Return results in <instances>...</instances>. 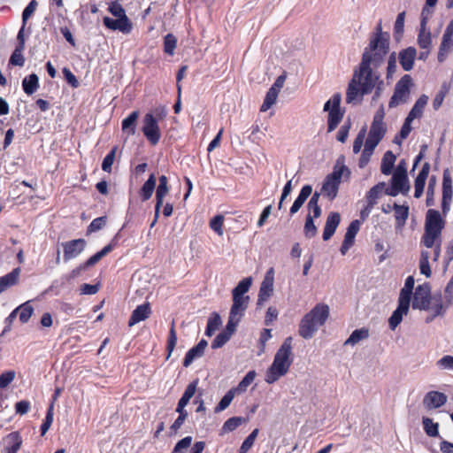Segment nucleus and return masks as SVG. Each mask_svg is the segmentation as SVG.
<instances>
[{
	"instance_id": "16",
	"label": "nucleus",
	"mask_w": 453,
	"mask_h": 453,
	"mask_svg": "<svg viewBox=\"0 0 453 453\" xmlns=\"http://www.w3.org/2000/svg\"><path fill=\"white\" fill-rule=\"evenodd\" d=\"M103 22L107 28L113 31L118 30L123 34H129L132 30V23L127 17L117 18L116 19L104 17Z\"/></svg>"
},
{
	"instance_id": "57",
	"label": "nucleus",
	"mask_w": 453,
	"mask_h": 453,
	"mask_svg": "<svg viewBox=\"0 0 453 453\" xmlns=\"http://www.w3.org/2000/svg\"><path fill=\"white\" fill-rule=\"evenodd\" d=\"M192 437L187 436L177 442L172 453H187L190 448Z\"/></svg>"
},
{
	"instance_id": "22",
	"label": "nucleus",
	"mask_w": 453,
	"mask_h": 453,
	"mask_svg": "<svg viewBox=\"0 0 453 453\" xmlns=\"http://www.w3.org/2000/svg\"><path fill=\"white\" fill-rule=\"evenodd\" d=\"M22 445V438L19 432H12L4 438L5 453H17Z\"/></svg>"
},
{
	"instance_id": "38",
	"label": "nucleus",
	"mask_w": 453,
	"mask_h": 453,
	"mask_svg": "<svg viewBox=\"0 0 453 453\" xmlns=\"http://www.w3.org/2000/svg\"><path fill=\"white\" fill-rule=\"evenodd\" d=\"M418 44L421 49L428 50L432 44L431 33L426 26L420 27Z\"/></svg>"
},
{
	"instance_id": "48",
	"label": "nucleus",
	"mask_w": 453,
	"mask_h": 453,
	"mask_svg": "<svg viewBox=\"0 0 453 453\" xmlns=\"http://www.w3.org/2000/svg\"><path fill=\"white\" fill-rule=\"evenodd\" d=\"M317 226L314 224V219L311 214H307L303 233L305 237L307 238H312L317 234Z\"/></svg>"
},
{
	"instance_id": "27",
	"label": "nucleus",
	"mask_w": 453,
	"mask_h": 453,
	"mask_svg": "<svg viewBox=\"0 0 453 453\" xmlns=\"http://www.w3.org/2000/svg\"><path fill=\"white\" fill-rule=\"evenodd\" d=\"M312 188L311 185H305L302 188L297 198L293 203L290 208V214H296L303 206L306 199L311 195Z\"/></svg>"
},
{
	"instance_id": "50",
	"label": "nucleus",
	"mask_w": 453,
	"mask_h": 453,
	"mask_svg": "<svg viewBox=\"0 0 453 453\" xmlns=\"http://www.w3.org/2000/svg\"><path fill=\"white\" fill-rule=\"evenodd\" d=\"M251 278H245L242 280L238 285L233 289V296H244V294L249 291L251 286Z\"/></svg>"
},
{
	"instance_id": "26",
	"label": "nucleus",
	"mask_w": 453,
	"mask_h": 453,
	"mask_svg": "<svg viewBox=\"0 0 453 453\" xmlns=\"http://www.w3.org/2000/svg\"><path fill=\"white\" fill-rule=\"evenodd\" d=\"M139 118V111H132L127 118L122 120V131L127 135H134L136 131L137 119Z\"/></svg>"
},
{
	"instance_id": "28",
	"label": "nucleus",
	"mask_w": 453,
	"mask_h": 453,
	"mask_svg": "<svg viewBox=\"0 0 453 453\" xmlns=\"http://www.w3.org/2000/svg\"><path fill=\"white\" fill-rule=\"evenodd\" d=\"M249 296H233V305L230 310V314L242 317L244 311L248 306Z\"/></svg>"
},
{
	"instance_id": "49",
	"label": "nucleus",
	"mask_w": 453,
	"mask_h": 453,
	"mask_svg": "<svg viewBox=\"0 0 453 453\" xmlns=\"http://www.w3.org/2000/svg\"><path fill=\"white\" fill-rule=\"evenodd\" d=\"M375 146L371 145L370 143L365 142L364 150L361 154L360 159H359V167L364 168L370 161V158L372 155L373 154V151L375 150Z\"/></svg>"
},
{
	"instance_id": "25",
	"label": "nucleus",
	"mask_w": 453,
	"mask_h": 453,
	"mask_svg": "<svg viewBox=\"0 0 453 453\" xmlns=\"http://www.w3.org/2000/svg\"><path fill=\"white\" fill-rule=\"evenodd\" d=\"M150 313L151 310L149 303H143L137 306L131 314L128 326H133L134 325L145 320L149 318Z\"/></svg>"
},
{
	"instance_id": "44",
	"label": "nucleus",
	"mask_w": 453,
	"mask_h": 453,
	"mask_svg": "<svg viewBox=\"0 0 453 453\" xmlns=\"http://www.w3.org/2000/svg\"><path fill=\"white\" fill-rule=\"evenodd\" d=\"M279 92H277L274 88H269L267 91L264 103L261 105L260 111H268L276 102Z\"/></svg>"
},
{
	"instance_id": "9",
	"label": "nucleus",
	"mask_w": 453,
	"mask_h": 453,
	"mask_svg": "<svg viewBox=\"0 0 453 453\" xmlns=\"http://www.w3.org/2000/svg\"><path fill=\"white\" fill-rule=\"evenodd\" d=\"M142 133L148 141L152 144L156 145L160 138L161 133L157 120L151 113H147L142 119Z\"/></svg>"
},
{
	"instance_id": "3",
	"label": "nucleus",
	"mask_w": 453,
	"mask_h": 453,
	"mask_svg": "<svg viewBox=\"0 0 453 453\" xmlns=\"http://www.w3.org/2000/svg\"><path fill=\"white\" fill-rule=\"evenodd\" d=\"M329 316V307L326 304H317L300 321L298 333L304 339H311L326 323Z\"/></svg>"
},
{
	"instance_id": "42",
	"label": "nucleus",
	"mask_w": 453,
	"mask_h": 453,
	"mask_svg": "<svg viewBox=\"0 0 453 453\" xmlns=\"http://www.w3.org/2000/svg\"><path fill=\"white\" fill-rule=\"evenodd\" d=\"M256 372L250 371L244 378L239 382L236 388H233V389H236V394H242L247 390V388L254 381L256 378Z\"/></svg>"
},
{
	"instance_id": "17",
	"label": "nucleus",
	"mask_w": 453,
	"mask_h": 453,
	"mask_svg": "<svg viewBox=\"0 0 453 453\" xmlns=\"http://www.w3.org/2000/svg\"><path fill=\"white\" fill-rule=\"evenodd\" d=\"M447 395L439 391L427 392L423 399V404L426 409H437L444 405L447 402Z\"/></svg>"
},
{
	"instance_id": "54",
	"label": "nucleus",
	"mask_w": 453,
	"mask_h": 453,
	"mask_svg": "<svg viewBox=\"0 0 453 453\" xmlns=\"http://www.w3.org/2000/svg\"><path fill=\"white\" fill-rule=\"evenodd\" d=\"M419 269L420 273L426 277L431 276V269L429 265V252L428 251H422L421 252V257L419 261Z\"/></svg>"
},
{
	"instance_id": "32",
	"label": "nucleus",
	"mask_w": 453,
	"mask_h": 453,
	"mask_svg": "<svg viewBox=\"0 0 453 453\" xmlns=\"http://www.w3.org/2000/svg\"><path fill=\"white\" fill-rule=\"evenodd\" d=\"M393 209L397 226H403L409 216V206L394 203Z\"/></svg>"
},
{
	"instance_id": "29",
	"label": "nucleus",
	"mask_w": 453,
	"mask_h": 453,
	"mask_svg": "<svg viewBox=\"0 0 453 453\" xmlns=\"http://www.w3.org/2000/svg\"><path fill=\"white\" fill-rule=\"evenodd\" d=\"M197 383L198 380H196L188 385L181 398L179 400L177 405V408H179V410H185V407L188 405L190 399L194 396L196 393Z\"/></svg>"
},
{
	"instance_id": "11",
	"label": "nucleus",
	"mask_w": 453,
	"mask_h": 453,
	"mask_svg": "<svg viewBox=\"0 0 453 453\" xmlns=\"http://www.w3.org/2000/svg\"><path fill=\"white\" fill-rule=\"evenodd\" d=\"M432 296L428 284L418 285L414 292L412 308L423 311L424 308H427V303Z\"/></svg>"
},
{
	"instance_id": "51",
	"label": "nucleus",
	"mask_w": 453,
	"mask_h": 453,
	"mask_svg": "<svg viewBox=\"0 0 453 453\" xmlns=\"http://www.w3.org/2000/svg\"><path fill=\"white\" fill-rule=\"evenodd\" d=\"M203 355V351L198 349L196 346L191 348L186 354L183 360V365L188 367L195 359L201 357Z\"/></svg>"
},
{
	"instance_id": "20",
	"label": "nucleus",
	"mask_w": 453,
	"mask_h": 453,
	"mask_svg": "<svg viewBox=\"0 0 453 453\" xmlns=\"http://www.w3.org/2000/svg\"><path fill=\"white\" fill-rule=\"evenodd\" d=\"M443 304L442 297L441 293L434 294L427 303V308H424L423 311H428L434 313V317L442 316L448 307Z\"/></svg>"
},
{
	"instance_id": "56",
	"label": "nucleus",
	"mask_w": 453,
	"mask_h": 453,
	"mask_svg": "<svg viewBox=\"0 0 453 453\" xmlns=\"http://www.w3.org/2000/svg\"><path fill=\"white\" fill-rule=\"evenodd\" d=\"M177 39L172 34H167L164 38V50L169 55H173L174 49L176 48Z\"/></svg>"
},
{
	"instance_id": "47",
	"label": "nucleus",
	"mask_w": 453,
	"mask_h": 453,
	"mask_svg": "<svg viewBox=\"0 0 453 453\" xmlns=\"http://www.w3.org/2000/svg\"><path fill=\"white\" fill-rule=\"evenodd\" d=\"M385 188L384 182H380L374 187H372L366 195V202L372 203L373 205H375L376 201L380 195V193L383 191Z\"/></svg>"
},
{
	"instance_id": "61",
	"label": "nucleus",
	"mask_w": 453,
	"mask_h": 453,
	"mask_svg": "<svg viewBox=\"0 0 453 453\" xmlns=\"http://www.w3.org/2000/svg\"><path fill=\"white\" fill-rule=\"evenodd\" d=\"M116 151L117 148L114 147L104 158L102 163V169L104 172L110 173L111 171V166L114 162Z\"/></svg>"
},
{
	"instance_id": "7",
	"label": "nucleus",
	"mask_w": 453,
	"mask_h": 453,
	"mask_svg": "<svg viewBox=\"0 0 453 453\" xmlns=\"http://www.w3.org/2000/svg\"><path fill=\"white\" fill-rule=\"evenodd\" d=\"M384 110L381 106L374 114L368 136L365 142L377 147L386 134V126L383 122Z\"/></svg>"
},
{
	"instance_id": "23",
	"label": "nucleus",
	"mask_w": 453,
	"mask_h": 453,
	"mask_svg": "<svg viewBox=\"0 0 453 453\" xmlns=\"http://www.w3.org/2000/svg\"><path fill=\"white\" fill-rule=\"evenodd\" d=\"M341 216L338 212H330L327 216L323 232V239L328 241L334 234L340 224Z\"/></svg>"
},
{
	"instance_id": "24",
	"label": "nucleus",
	"mask_w": 453,
	"mask_h": 453,
	"mask_svg": "<svg viewBox=\"0 0 453 453\" xmlns=\"http://www.w3.org/2000/svg\"><path fill=\"white\" fill-rule=\"evenodd\" d=\"M429 171H430V165H429V163L426 162L423 165L422 169L418 173V174L415 180V182H414V187H415L414 196L416 198H419L423 194L426 180L429 174Z\"/></svg>"
},
{
	"instance_id": "14",
	"label": "nucleus",
	"mask_w": 453,
	"mask_h": 453,
	"mask_svg": "<svg viewBox=\"0 0 453 453\" xmlns=\"http://www.w3.org/2000/svg\"><path fill=\"white\" fill-rule=\"evenodd\" d=\"M444 224L445 223L438 211L433 209L427 211L425 223L426 231L441 234Z\"/></svg>"
},
{
	"instance_id": "18",
	"label": "nucleus",
	"mask_w": 453,
	"mask_h": 453,
	"mask_svg": "<svg viewBox=\"0 0 453 453\" xmlns=\"http://www.w3.org/2000/svg\"><path fill=\"white\" fill-rule=\"evenodd\" d=\"M411 303L398 299V306L388 319L389 327L395 330L402 322L403 316L407 315Z\"/></svg>"
},
{
	"instance_id": "41",
	"label": "nucleus",
	"mask_w": 453,
	"mask_h": 453,
	"mask_svg": "<svg viewBox=\"0 0 453 453\" xmlns=\"http://www.w3.org/2000/svg\"><path fill=\"white\" fill-rule=\"evenodd\" d=\"M235 395L236 389L231 388L228 390L226 394L222 397L219 404L215 407V412L219 413L225 411L230 405Z\"/></svg>"
},
{
	"instance_id": "12",
	"label": "nucleus",
	"mask_w": 453,
	"mask_h": 453,
	"mask_svg": "<svg viewBox=\"0 0 453 453\" xmlns=\"http://www.w3.org/2000/svg\"><path fill=\"white\" fill-rule=\"evenodd\" d=\"M273 281L274 270L273 268H270L266 272L265 278L261 283L257 299V305H263V303H265L272 296L273 291Z\"/></svg>"
},
{
	"instance_id": "62",
	"label": "nucleus",
	"mask_w": 453,
	"mask_h": 453,
	"mask_svg": "<svg viewBox=\"0 0 453 453\" xmlns=\"http://www.w3.org/2000/svg\"><path fill=\"white\" fill-rule=\"evenodd\" d=\"M366 134V129L365 127H363L357 134V137L354 140L353 142V152L355 154H357L360 152L362 146L364 144V141Z\"/></svg>"
},
{
	"instance_id": "63",
	"label": "nucleus",
	"mask_w": 453,
	"mask_h": 453,
	"mask_svg": "<svg viewBox=\"0 0 453 453\" xmlns=\"http://www.w3.org/2000/svg\"><path fill=\"white\" fill-rule=\"evenodd\" d=\"M438 368L453 371V356L446 355L436 362Z\"/></svg>"
},
{
	"instance_id": "34",
	"label": "nucleus",
	"mask_w": 453,
	"mask_h": 453,
	"mask_svg": "<svg viewBox=\"0 0 453 453\" xmlns=\"http://www.w3.org/2000/svg\"><path fill=\"white\" fill-rule=\"evenodd\" d=\"M34 311L33 307L28 303H25L11 313V317H16L17 314L19 316V320L22 323L28 321Z\"/></svg>"
},
{
	"instance_id": "4",
	"label": "nucleus",
	"mask_w": 453,
	"mask_h": 453,
	"mask_svg": "<svg viewBox=\"0 0 453 453\" xmlns=\"http://www.w3.org/2000/svg\"><path fill=\"white\" fill-rule=\"evenodd\" d=\"M349 174L350 172L344 165L343 157L339 158L333 172L326 177L321 188V194L329 200H334L337 196L342 177L349 178Z\"/></svg>"
},
{
	"instance_id": "39",
	"label": "nucleus",
	"mask_w": 453,
	"mask_h": 453,
	"mask_svg": "<svg viewBox=\"0 0 453 453\" xmlns=\"http://www.w3.org/2000/svg\"><path fill=\"white\" fill-rule=\"evenodd\" d=\"M20 268L17 267L12 270L10 273L6 274L5 276L2 277V291L4 288H10L13 285H15L19 278L20 275Z\"/></svg>"
},
{
	"instance_id": "55",
	"label": "nucleus",
	"mask_w": 453,
	"mask_h": 453,
	"mask_svg": "<svg viewBox=\"0 0 453 453\" xmlns=\"http://www.w3.org/2000/svg\"><path fill=\"white\" fill-rule=\"evenodd\" d=\"M258 433L259 430L257 428L251 432V434L242 442L239 453H247L251 449Z\"/></svg>"
},
{
	"instance_id": "31",
	"label": "nucleus",
	"mask_w": 453,
	"mask_h": 453,
	"mask_svg": "<svg viewBox=\"0 0 453 453\" xmlns=\"http://www.w3.org/2000/svg\"><path fill=\"white\" fill-rule=\"evenodd\" d=\"M428 102V96L426 95H422L418 97V99L416 101L415 104L413 105L412 109L409 112L408 116L410 119H415L418 118H420L423 114V111L427 104Z\"/></svg>"
},
{
	"instance_id": "6",
	"label": "nucleus",
	"mask_w": 453,
	"mask_h": 453,
	"mask_svg": "<svg viewBox=\"0 0 453 453\" xmlns=\"http://www.w3.org/2000/svg\"><path fill=\"white\" fill-rule=\"evenodd\" d=\"M341 102L342 96L340 93H336L324 104L323 110L328 111V132L334 131L343 118L344 111L341 109Z\"/></svg>"
},
{
	"instance_id": "43",
	"label": "nucleus",
	"mask_w": 453,
	"mask_h": 453,
	"mask_svg": "<svg viewBox=\"0 0 453 453\" xmlns=\"http://www.w3.org/2000/svg\"><path fill=\"white\" fill-rule=\"evenodd\" d=\"M452 180L449 176V170H445L443 173L442 180V196L446 197V199H452Z\"/></svg>"
},
{
	"instance_id": "8",
	"label": "nucleus",
	"mask_w": 453,
	"mask_h": 453,
	"mask_svg": "<svg viewBox=\"0 0 453 453\" xmlns=\"http://www.w3.org/2000/svg\"><path fill=\"white\" fill-rule=\"evenodd\" d=\"M112 249L113 246L111 244L106 245L102 250L90 257L85 263L80 265L76 268L73 269L69 273L65 274L63 279L66 282H71L80 277L84 271L98 263L104 257L109 254Z\"/></svg>"
},
{
	"instance_id": "15",
	"label": "nucleus",
	"mask_w": 453,
	"mask_h": 453,
	"mask_svg": "<svg viewBox=\"0 0 453 453\" xmlns=\"http://www.w3.org/2000/svg\"><path fill=\"white\" fill-rule=\"evenodd\" d=\"M453 48V19L447 26L438 53L439 62H443Z\"/></svg>"
},
{
	"instance_id": "13",
	"label": "nucleus",
	"mask_w": 453,
	"mask_h": 453,
	"mask_svg": "<svg viewBox=\"0 0 453 453\" xmlns=\"http://www.w3.org/2000/svg\"><path fill=\"white\" fill-rule=\"evenodd\" d=\"M86 241L84 239H75L62 243L64 250V260L65 262L77 257L86 248Z\"/></svg>"
},
{
	"instance_id": "30",
	"label": "nucleus",
	"mask_w": 453,
	"mask_h": 453,
	"mask_svg": "<svg viewBox=\"0 0 453 453\" xmlns=\"http://www.w3.org/2000/svg\"><path fill=\"white\" fill-rule=\"evenodd\" d=\"M395 160L396 157L391 150H388L384 154L380 165V171L384 175H389L392 173Z\"/></svg>"
},
{
	"instance_id": "58",
	"label": "nucleus",
	"mask_w": 453,
	"mask_h": 453,
	"mask_svg": "<svg viewBox=\"0 0 453 453\" xmlns=\"http://www.w3.org/2000/svg\"><path fill=\"white\" fill-rule=\"evenodd\" d=\"M27 188H31V186L26 181L15 183L11 187L10 196L12 199H16L20 196V194L25 193L24 189Z\"/></svg>"
},
{
	"instance_id": "36",
	"label": "nucleus",
	"mask_w": 453,
	"mask_h": 453,
	"mask_svg": "<svg viewBox=\"0 0 453 453\" xmlns=\"http://www.w3.org/2000/svg\"><path fill=\"white\" fill-rule=\"evenodd\" d=\"M248 421V418L242 417H233L228 418L221 428L222 434L229 433L235 430L239 426Z\"/></svg>"
},
{
	"instance_id": "33",
	"label": "nucleus",
	"mask_w": 453,
	"mask_h": 453,
	"mask_svg": "<svg viewBox=\"0 0 453 453\" xmlns=\"http://www.w3.org/2000/svg\"><path fill=\"white\" fill-rule=\"evenodd\" d=\"M369 337V330L365 327L354 330L349 337L345 341L344 345L354 346L359 342L365 340Z\"/></svg>"
},
{
	"instance_id": "64",
	"label": "nucleus",
	"mask_w": 453,
	"mask_h": 453,
	"mask_svg": "<svg viewBox=\"0 0 453 453\" xmlns=\"http://www.w3.org/2000/svg\"><path fill=\"white\" fill-rule=\"evenodd\" d=\"M109 12L116 18H124V17H127L126 15V12L124 10V8L122 7V5L118 3L117 1L116 2H112L109 8H108Z\"/></svg>"
},
{
	"instance_id": "1",
	"label": "nucleus",
	"mask_w": 453,
	"mask_h": 453,
	"mask_svg": "<svg viewBox=\"0 0 453 453\" xmlns=\"http://www.w3.org/2000/svg\"><path fill=\"white\" fill-rule=\"evenodd\" d=\"M376 30L369 45L365 49L359 69L355 72L353 78H357V82L362 88L363 93L369 94L376 88L375 96H380L383 81H380L379 74L373 72L372 68L379 66L387 55L389 35L388 33H382L380 23Z\"/></svg>"
},
{
	"instance_id": "21",
	"label": "nucleus",
	"mask_w": 453,
	"mask_h": 453,
	"mask_svg": "<svg viewBox=\"0 0 453 453\" xmlns=\"http://www.w3.org/2000/svg\"><path fill=\"white\" fill-rule=\"evenodd\" d=\"M416 57L417 50L414 47H408L399 52V62L404 71L413 68Z\"/></svg>"
},
{
	"instance_id": "52",
	"label": "nucleus",
	"mask_w": 453,
	"mask_h": 453,
	"mask_svg": "<svg viewBox=\"0 0 453 453\" xmlns=\"http://www.w3.org/2000/svg\"><path fill=\"white\" fill-rule=\"evenodd\" d=\"M221 325L220 316L214 313L209 319L206 327V335L211 336Z\"/></svg>"
},
{
	"instance_id": "19",
	"label": "nucleus",
	"mask_w": 453,
	"mask_h": 453,
	"mask_svg": "<svg viewBox=\"0 0 453 453\" xmlns=\"http://www.w3.org/2000/svg\"><path fill=\"white\" fill-rule=\"evenodd\" d=\"M357 78L351 79L348 85L347 92H346V103L356 104L361 102L364 95L367 93H363L362 88L357 82Z\"/></svg>"
},
{
	"instance_id": "37",
	"label": "nucleus",
	"mask_w": 453,
	"mask_h": 453,
	"mask_svg": "<svg viewBox=\"0 0 453 453\" xmlns=\"http://www.w3.org/2000/svg\"><path fill=\"white\" fill-rule=\"evenodd\" d=\"M22 86L25 93L27 95H32L36 91L38 88V77L36 74L32 73L24 78L22 81Z\"/></svg>"
},
{
	"instance_id": "5",
	"label": "nucleus",
	"mask_w": 453,
	"mask_h": 453,
	"mask_svg": "<svg viewBox=\"0 0 453 453\" xmlns=\"http://www.w3.org/2000/svg\"><path fill=\"white\" fill-rule=\"evenodd\" d=\"M412 79L409 74L403 75L395 84L394 94L388 103L389 108H395L406 104L410 99Z\"/></svg>"
},
{
	"instance_id": "60",
	"label": "nucleus",
	"mask_w": 453,
	"mask_h": 453,
	"mask_svg": "<svg viewBox=\"0 0 453 453\" xmlns=\"http://www.w3.org/2000/svg\"><path fill=\"white\" fill-rule=\"evenodd\" d=\"M23 50V46H17L10 58V63L12 65L19 66H22L24 65L25 59L22 55Z\"/></svg>"
},
{
	"instance_id": "40",
	"label": "nucleus",
	"mask_w": 453,
	"mask_h": 453,
	"mask_svg": "<svg viewBox=\"0 0 453 453\" xmlns=\"http://www.w3.org/2000/svg\"><path fill=\"white\" fill-rule=\"evenodd\" d=\"M414 283V278L412 276H409L405 280L404 287L400 291L398 299L411 303Z\"/></svg>"
},
{
	"instance_id": "10",
	"label": "nucleus",
	"mask_w": 453,
	"mask_h": 453,
	"mask_svg": "<svg viewBox=\"0 0 453 453\" xmlns=\"http://www.w3.org/2000/svg\"><path fill=\"white\" fill-rule=\"evenodd\" d=\"M410 190V183L407 174L393 173L390 187L386 188L385 193L390 196H396L398 194H407Z\"/></svg>"
},
{
	"instance_id": "45",
	"label": "nucleus",
	"mask_w": 453,
	"mask_h": 453,
	"mask_svg": "<svg viewBox=\"0 0 453 453\" xmlns=\"http://www.w3.org/2000/svg\"><path fill=\"white\" fill-rule=\"evenodd\" d=\"M441 234L426 231L422 237V242L426 248H433L436 243H441Z\"/></svg>"
},
{
	"instance_id": "53",
	"label": "nucleus",
	"mask_w": 453,
	"mask_h": 453,
	"mask_svg": "<svg viewBox=\"0 0 453 453\" xmlns=\"http://www.w3.org/2000/svg\"><path fill=\"white\" fill-rule=\"evenodd\" d=\"M224 216L221 214L216 215L210 221V227L219 236L224 234L223 231V223H224Z\"/></svg>"
},
{
	"instance_id": "2",
	"label": "nucleus",
	"mask_w": 453,
	"mask_h": 453,
	"mask_svg": "<svg viewBox=\"0 0 453 453\" xmlns=\"http://www.w3.org/2000/svg\"><path fill=\"white\" fill-rule=\"evenodd\" d=\"M292 362V338L288 337L277 350L273 364L265 372V382L273 384L280 378L286 375L288 372Z\"/></svg>"
},
{
	"instance_id": "59",
	"label": "nucleus",
	"mask_w": 453,
	"mask_h": 453,
	"mask_svg": "<svg viewBox=\"0 0 453 453\" xmlns=\"http://www.w3.org/2000/svg\"><path fill=\"white\" fill-rule=\"evenodd\" d=\"M53 403H51L49 406V409H48V411H47V414H46V418L41 426V434L42 435H44L47 431L50 429L52 422H53V416H54V412H53Z\"/></svg>"
},
{
	"instance_id": "35",
	"label": "nucleus",
	"mask_w": 453,
	"mask_h": 453,
	"mask_svg": "<svg viewBox=\"0 0 453 453\" xmlns=\"http://www.w3.org/2000/svg\"><path fill=\"white\" fill-rule=\"evenodd\" d=\"M156 187V177L155 174H150L147 181L143 184L141 188L140 195L142 196V201H147L150 199L153 194V191Z\"/></svg>"
},
{
	"instance_id": "46",
	"label": "nucleus",
	"mask_w": 453,
	"mask_h": 453,
	"mask_svg": "<svg viewBox=\"0 0 453 453\" xmlns=\"http://www.w3.org/2000/svg\"><path fill=\"white\" fill-rule=\"evenodd\" d=\"M424 430L426 434L430 437H436L439 435V424L434 423L431 418H423L422 419Z\"/></svg>"
}]
</instances>
